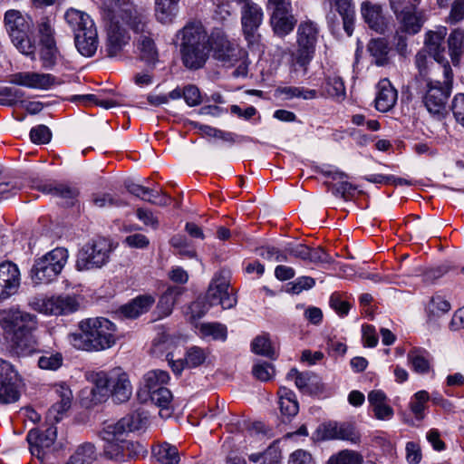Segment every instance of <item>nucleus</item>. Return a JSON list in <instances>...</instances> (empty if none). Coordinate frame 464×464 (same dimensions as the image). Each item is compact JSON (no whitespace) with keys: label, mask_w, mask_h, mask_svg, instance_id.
Segmentation results:
<instances>
[{"label":"nucleus","mask_w":464,"mask_h":464,"mask_svg":"<svg viewBox=\"0 0 464 464\" xmlns=\"http://www.w3.org/2000/svg\"><path fill=\"white\" fill-rule=\"evenodd\" d=\"M68 339L77 350L104 351L116 343L117 327L104 317L87 318L79 322L78 331L69 334Z\"/></svg>","instance_id":"f257e3e1"},{"label":"nucleus","mask_w":464,"mask_h":464,"mask_svg":"<svg viewBox=\"0 0 464 464\" xmlns=\"http://www.w3.org/2000/svg\"><path fill=\"white\" fill-rule=\"evenodd\" d=\"M63 19L74 35V44L77 51L85 57L95 54L98 46V32L94 21L86 12L68 8Z\"/></svg>","instance_id":"f03ea898"},{"label":"nucleus","mask_w":464,"mask_h":464,"mask_svg":"<svg viewBox=\"0 0 464 464\" xmlns=\"http://www.w3.org/2000/svg\"><path fill=\"white\" fill-rule=\"evenodd\" d=\"M92 394L101 401L111 396L117 402L127 401L132 394V386L127 372L121 367L101 371L92 376Z\"/></svg>","instance_id":"7ed1b4c3"},{"label":"nucleus","mask_w":464,"mask_h":464,"mask_svg":"<svg viewBox=\"0 0 464 464\" xmlns=\"http://www.w3.org/2000/svg\"><path fill=\"white\" fill-rule=\"evenodd\" d=\"M319 25L312 20L301 21L296 29V50L291 53V66L294 71L302 68L305 73L313 60L318 38Z\"/></svg>","instance_id":"20e7f679"},{"label":"nucleus","mask_w":464,"mask_h":464,"mask_svg":"<svg viewBox=\"0 0 464 464\" xmlns=\"http://www.w3.org/2000/svg\"><path fill=\"white\" fill-rule=\"evenodd\" d=\"M4 25L12 43L23 54L35 59L36 44L31 39V20L19 10L10 9L5 13Z\"/></svg>","instance_id":"39448f33"},{"label":"nucleus","mask_w":464,"mask_h":464,"mask_svg":"<svg viewBox=\"0 0 464 464\" xmlns=\"http://www.w3.org/2000/svg\"><path fill=\"white\" fill-rule=\"evenodd\" d=\"M69 258L68 250L56 247L34 260L30 278L34 285H48L62 273Z\"/></svg>","instance_id":"423d86ee"},{"label":"nucleus","mask_w":464,"mask_h":464,"mask_svg":"<svg viewBox=\"0 0 464 464\" xmlns=\"http://www.w3.org/2000/svg\"><path fill=\"white\" fill-rule=\"evenodd\" d=\"M444 81H427L423 102L433 115H443L448 99L452 91L453 72L450 63L443 65Z\"/></svg>","instance_id":"0eeeda50"},{"label":"nucleus","mask_w":464,"mask_h":464,"mask_svg":"<svg viewBox=\"0 0 464 464\" xmlns=\"http://www.w3.org/2000/svg\"><path fill=\"white\" fill-rule=\"evenodd\" d=\"M111 251V242L104 237L86 243L77 254L75 267L78 271L102 268L109 262Z\"/></svg>","instance_id":"6e6552de"},{"label":"nucleus","mask_w":464,"mask_h":464,"mask_svg":"<svg viewBox=\"0 0 464 464\" xmlns=\"http://www.w3.org/2000/svg\"><path fill=\"white\" fill-rule=\"evenodd\" d=\"M146 422V418H143L139 412H134L116 422L104 423L100 436L106 441V444H119L129 433L142 429Z\"/></svg>","instance_id":"1a4fd4ad"},{"label":"nucleus","mask_w":464,"mask_h":464,"mask_svg":"<svg viewBox=\"0 0 464 464\" xmlns=\"http://www.w3.org/2000/svg\"><path fill=\"white\" fill-rule=\"evenodd\" d=\"M0 326L12 337L25 335L36 330L37 318L20 310L4 311L0 318Z\"/></svg>","instance_id":"9d476101"},{"label":"nucleus","mask_w":464,"mask_h":464,"mask_svg":"<svg viewBox=\"0 0 464 464\" xmlns=\"http://www.w3.org/2000/svg\"><path fill=\"white\" fill-rule=\"evenodd\" d=\"M241 5V24L246 39L249 43L255 42L258 37V28L263 22V10L251 0H238Z\"/></svg>","instance_id":"9b49d317"},{"label":"nucleus","mask_w":464,"mask_h":464,"mask_svg":"<svg viewBox=\"0 0 464 464\" xmlns=\"http://www.w3.org/2000/svg\"><path fill=\"white\" fill-rule=\"evenodd\" d=\"M211 48L214 57L224 66L233 67L235 62L244 54V51L235 44L230 43L226 35L216 33L211 35Z\"/></svg>","instance_id":"f8f14e48"},{"label":"nucleus","mask_w":464,"mask_h":464,"mask_svg":"<svg viewBox=\"0 0 464 464\" xmlns=\"http://www.w3.org/2000/svg\"><path fill=\"white\" fill-rule=\"evenodd\" d=\"M229 282L223 272L216 273L212 278L206 298L209 305L220 304L224 309H229L235 306L237 301L228 294Z\"/></svg>","instance_id":"ddd939ff"},{"label":"nucleus","mask_w":464,"mask_h":464,"mask_svg":"<svg viewBox=\"0 0 464 464\" xmlns=\"http://www.w3.org/2000/svg\"><path fill=\"white\" fill-rule=\"evenodd\" d=\"M21 285L18 266L10 261L0 264V302L5 301L17 294Z\"/></svg>","instance_id":"4468645a"},{"label":"nucleus","mask_w":464,"mask_h":464,"mask_svg":"<svg viewBox=\"0 0 464 464\" xmlns=\"http://www.w3.org/2000/svg\"><path fill=\"white\" fill-rule=\"evenodd\" d=\"M30 451L38 459H43L44 451L50 449L56 440V428L49 426L44 430L32 429L26 437Z\"/></svg>","instance_id":"2eb2a0df"},{"label":"nucleus","mask_w":464,"mask_h":464,"mask_svg":"<svg viewBox=\"0 0 464 464\" xmlns=\"http://www.w3.org/2000/svg\"><path fill=\"white\" fill-rule=\"evenodd\" d=\"M130 37L118 21L111 20L107 28L105 51L109 57L119 55L129 44Z\"/></svg>","instance_id":"dca6fc26"},{"label":"nucleus","mask_w":464,"mask_h":464,"mask_svg":"<svg viewBox=\"0 0 464 464\" xmlns=\"http://www.w3.org/2000/svg\"><path fill=\"white\" fill-rule=\"evenodd\" d=\"M147 453L145 446L137 441L123 440L119 444H106L104 454L111 459L121 460L125 456L135 458Z\"/></svg>","instance_id":"f3484780"},{"label":"nucleus","mask_w":464,"mask_h":464,"mask_svg":"<svg viewBox=\"0 0 464 464\" xmlns=\"http://www.w3.org/2000/svg\"><path fill=\"white\" fill-rule=\"evenodd\" d=\"M180 47L210 46L209 37L201 23H189L179 32Z\"/></svg>","instance_id":"a211bd4d"},{"label":"nucleus","mask_w":464,"mask_h":464,"mask_svg":"<svg viewBox=\"0 0 464 464\" xmlns=\"http://www.w3.org/2000/svg\"><path fill=\"white\" fill-rule=\"evenodd\" d=\"M447 34V28L440 27L437 31H430L426 34L425 48L433 59L443 68L444 63H449L445 57L444 39Z\"/></svg>","instance_id":"6ab92c4d"},{"label":"nucleus","mask_w":464,"mask_h":464,"mask_svg":"<svg viewBox=\"0 0 464 464\" xmlns=\"http://www.w3.org/2000/svg\"><path fill=\"white\" fill-rule=\"evenodd\" d=\"M54 392L57 401L48 410L47 417L52 421L58 422L63 414L71 408L72 393L70 388L64 384L57 385Z\"/></svg>","instance_id":"aec40b11"},{"label":"nucleus","mask_w":464,"mask_h":464,"mask_svg":"<svg viewBox=\"0 0 464 464\" xmlns=\"http://www.w3.org/2000/svg\"><path fill=\"white\" fill-rule=\"evenodd\" d=\"M361 14L364 22L369 27L377 33L382 34L386 29L385 18L382 14V8L380 5L370 1L361 4Z\"/></svg>","instance_id":"412c9836"},{"label":"nucleus","mask_w":464,"mask_h":464,"mask_svg":"<svg viewBox=\"0 0 464 464\" xmlns=\"http://www.w3.org/2000/svg\"><path fill=\"white\" fill-rule=\"evenodd\" d=\"M209 51L210 46L180 47L183 65L189 70L202 68L208 58Z\"/></svg>","instance_id":"4be33fe9"},{"label":"nucleus","mask_w":464,"mask_h":464,"mask_svg":"<svg viewBox=\"0 0 464 464\" xmlns=\"http://www.w3.org/2000/svg\"><path fill=\"white\" fill-rule=\"evenodd\" d=\"M377 89L378 92L374 101L376 110L382 112L391 111L397 102L398 94L396 89L387 79L381 80Z\"/></svg>","instance_id":"5701e85b"},{"label":"nucleus","mask_w":464,"mask_h":464,"mask_svg":"<svg viewBox=\"0 0 464 464\" xmlns=\"http://www.w3.org/2000/svg\"><path fill=\"white\" fill-rule=\"evenodd\" d=\"M270 24L274 33L279 37L289 34L296 24V19L292 14V9L273 11Z\"/></svg>","instance_id":"b1692460"},{"label":"nucleus","mask_w":464,"mask_h":464,"mask_svg":"<svg viewBox=\"0 0 464 464\" xmlns=\"http://www.w3.org/2000/svg\"><path fill=\"white\" fill-rule=\"evenodd\" d=\"M39 344L33 334L11 337L10 353L17 357H27L39 353Z\"/></svg>","instance_id":"393cba45"},{"label":"nucleus","mask_w":464,"mask_h":464,"mask_svg":"<svg viewBox=\"0 0 464 464\" xmlns=\"http://www.w3.org/2000/svg\"><path fill=\"white\" fill-rule=\"evenodd\" d=\"M155 302L150 295H143L134 298L131 302L120 308L122 315L129 319H134L140 314L147 313Z\"/></svg>","instance_id":"a878e982"},{"label":"nucleus","mask_w":464,"mask_h":464,"mask_svg":"<svg viewBox=\"0 0 464 464\" xmlns=\"http://www.w3.org/2000/svg\"><path fill=\"white\" fill-rule=\"evenodd\" d=\"M331 7H334L343 19V29L351 36L353 33L354 7L353 0H325Z\"/></svg>","instance_id":"bb28decb"},{"label":"nucleus","mask_w":464,"mask_h":464,"mask_svg":"<svg viewBox=\"0 0 464 464\" xmlns=\"http://www.w3.org/2000/svg\"><path fill=\"white\" fill-rule=\"evenodd\" d=\"M368 401L372 407L374 416L378 420H390L393 416L392 408L387 403V396L382 391L374 390L369 392Z\"/></svg>","instance_id":"cd10ccee"},{"label":"nucleus","mask_w":464,"mask_h":464,"mask_svg":"<svg viewBox=\"0 0 464 464\" xmlns=\"http://www.w3.org/2000/svg\"><path fill=\"white\" fill-rule=\"evenodd\" d=\"M286 378L294 381L296 388L304 393H312L318 388L319 379L311 372H299L293 368L288 372Z\"/></svg>","instance_id":"c85d7f7f"},{"label":"nucleus","mask_w":464,"mask_h":464,"mask_svg":"<svg viewBox=\"0 0 464 464\" xmlns=\"http://www.w3.org/2000/svg\"><path fill=\"white\" fill-rule=\"evenodd\" d=\"M28 305L32 310L45 315H60L58 295L34 296L29 300Z\"/></svg>","instance_id":"c756f323"},{"label":"nucleus","mask_w":464,"mask_h":464,"mask_svg":"<svg viewBox=\"0 0 464 464\" xmlns=\"http://www.w3.org/2000/svg\"><path fill=\"white\" fill-rule=\"evenodd\" d=\"M278 398L282 416L289 420L298 413L299 405L295 394L292 390L286 387H280Z\"/></svg>","instance_id":"7c9ffc66"},{"label":"nucleus","mask_w":464,"mask_h":464,"mask_svg":"<svg viewBox=\"0 0 464 464\" xmlns=\"http://www.w3.org/2000/svg\"><path fill=\"white\" fill-rule=\"evenodd\" d=\"M38 189L44 194L57 197L65 200H73L79 194L76 188L56 181L41 185L38 187Z\"/></svg>","instance_id":"2f4dec72"},{"label":"nucleus","mask_w":464,"mask_h":464,"mask_svg":"<svg viewBox=\"0 0 464 464\" xmlns=\"http://www.w3.org/2000/svg\"><path fill=\"white\" fill-rule=\"evenodd\" d=\"M450 55L453 65L459 63L461 55L464 53V30L454 29L448 38Z\"/></svg>","instance_id":"473e14b6"},{"label":"nucleus","mask_w":464,"mask_h":464,"mask_svg":"<svg viewBox=\"0 0 464 464\" xmlns=\"http://www.w3.org/2000/svg\"><path fill=\"white\" fill-rule=\"evenodd\" d=\"M396 16L400 20L403 31L408 34H414L418 33L422 26V22L415 14L413 5H410L409 8L397 14Z\"/></svg>","instance_id":"72a5a7b5"},{"label":"nucleus","mask_w":464,"mask_h":464,"mask_svg":"<svg viewBox=\"0 0 464 464\" xmlns=\"http://www.w3.org/2000/svg\"><path fill=\"white\" fill-rule=\"evenodd\" d=\"M96 449L91 442L77 447L66 464H92L96 459Z\"/></svg>","instance_id":"f704fd0d"},{"label":"nucleus","mask_w":464,"mask_h":464,"mask_svg":"<svg viewBox=\"0 0 464 464\" xmlns=\"http://www.w3.org/2000/svg\"><path fill=\"white\" fill-rule=\"evenodd\" d=\"M368 51L374 59L375 64L383 66L389 63L390 48L384 39H373L368 44Z\"/></svg>","instance_id":"c9c22d12"},{"label":"nucleus","mask_w":464,"mask_h":464,"mask_svg":"<svg viewBox=\"0 0 464 464\" xmlns=\"http://www.w3.org/2000/svg\"><path fill=\"white\" fill-rule=\"evenodd\" d=\"M138 48L140 51L141 59L147 63H155L158 60V51L154 40L150 37V33H148V35H140Z\"/></svg>","instance_id":"e433bc0d"},{"label":"nucleus","mask_w":464,"mask_h":464,"mask_svg":"<svg viewBox=\"0 0 464 464\" xmlns=\"http://www.w3.org/2000/svg\"><path fill=\"white\" fill-rule=\"evenodd\" d=\"M180 294L181 292L178 287H169L164 292L157 305L160 316H168L171 314Z\"/></svg>","instance_id":"4c0bfd02"},{"label":"nucleus","mask_w":464,"mask_h":464,"mask_svg":"<svg viewBox=\"0 0 464 464\" xmlns=\"http://www.w3.org/2000/svg\"><path fill=\"white\" fill-rule=\"evenodd\" d=\"M325 95L336 101H343L346 96L345 86L340 76H328L324 84Z\"/></svg>","instance_id":"58836bf2"},{"label":"nucleus","mask_w":464,"mask_h":464,"mask_svg":"<svg viewBox=\"0 0 464 464\" xmlns=\"http://www.w3.org/2000/svg\"><path fill=\"white\" fill-rule=\"evenodd\" d=\"M148 392L151 401L160 408V414L163 416L162 411H166V416H169V410L173 398L171 392L165 387H159Z\"/></svg>","instance_id":"ea45409f"},{"label":"nucleus","mask_w":464,"mask_h":464,"mask_svg":"<svg viewBox=\"0 0 464 464\" xmlns=\"http://www.w3.org/2000/svg\"><path fill=\"white\" fill-rule=\"evenodd\" d=\"M203 338L210 337L213 340L225 341L227 339V327L220 323H203L196 325Z\"/></svg>","instance_id":"a19ab883"},{"label":"nucleus","mask_w":464,"mask_h":464,"mask_svg":"<svg viewBox=\"0 0 464 464\" xmlns=\"http://www.w3.org/2000/svg\"><path fill=\"white\" fill-rule=\"evenodd\" d=\"M408 360L416 372L423 374L430 371V363L426 351L414 349L408 353Z\"/></svg>","instance_id":"79ce46f5"},{"label":"nucleus","mask_w":464,"mask_h":464,"mask_svg":"<svg viewBox=\"0 0 464 464\" xmlns=\"http://www.w3.org/2000/svg\"><path fill=\"white\" fill-rule=\"evenodd\" d=\"M179 0H155L156 16L161 23H168L174 15Z\"/></svg>","instance_id":"37998d69"},{"label":"nucleus","mask_w":464,"mask_h":464,"mask_svg":"<svg viewBox=\"0 0 464 464\" xmlns=\"http://www.w3.org/2000/svg\"><path fill=\"white\" fill-rule=\"evenodd\" d=\"M37 31L40 37V44L56 43L54 21L51 17H42L37 23Z\"/></svg>","instance_id":"c03bdc74"},{"label":"nucleus","mask_w":464,"mask_h":464,"mask_svg":"<svg viewBox=\"0 0 464 464\" xmlns=\"http://www.w3.org/2000/svg\"><path fill=\"white\" fill-rule=\"evenodd\" d=\"M154 455L162 464H178L179 461L178 449L168 443L159 446Z\"/></svg>","instance_id":"a18cd8bd"},{"label":"nucleus","mask_w":464,"mask_h":464,"mask_svg":"<svg viewBox=\"0 0 464 464\" xmlns=\"http://www.w3.org/2000/svg\"><path fill=\"white\" fill-rule=\"evenodd\" d=\"M169 380V375L167 372L162 370H153L147 372L144 376L145 386L148 392H150L159 387H163Z\"/></svg>","instance_id":"49530a36"},{"label":"nucleus","mask_w":464,"mask_h":464,"mask_svg":"<svg viewBox=\"0 0 464 464\" xmlns=\"http://www.w3.org/2000/svg\"><path fill=\"white\" fill-rule=\"evenodd\" d=\"M122 19L134 33L140 35H148V33H150L147 22L142 15L125 12Z\"/></svg>","instance_id":"de8ad7c7"},{"label":"nucleus","mask_w":464,"mask_h":464,"mask_svg":"<svg viewBox=\"0 0 464 464\" xmlns=\"http://www.w3.org/2000/svg\"><path fill=\"white\" fill-rule=\"evenodd\" d=\"M252 351L259 355L274 358L275 350L267 335L256 336L252 342Z\"/></svg>","instance_id":"09e8293b"},{"label":"nucleus","mask_w":464,"mask_h":464,"mask_svg":"<svg viewBox=\"0 0 464 464\" xmlns=\"http://www.w3.org/2000/svg\"><path fill=\"white\" fill-rule=\"evenodd\" d=\"M57 54L58 49L56 47V43L41 44L40 59L44 68L50 69L54 66L56 63Z\"/></svg>","instance_id":"8fccbe9b"},{"label":"nucleus","mask_w":464,"mask_h":464,"mask_svg":"<svg viewBox=\"0 0 464 464\" xmlns=\"http://www.w3.org/2000/svg\"><path fill=\"white\" fill-rule=\"evenodd\" d=\"M362 461L363 459L358 452L344 450L332 456L328 460V464H362Z\"/></svg>","instance_id":"3c124183"},{"label":"nucleus","mask_w":464,"mask_h":464,"mask_svg":"<svg viewBox=\"0 0 464 464\" xmlns=\"http://www.w3.org/2000/svg\"><path fill=\"white\" fill-rule=\"evenodd\" d=\"M63 362V355L60 353H44L38 359V366L43 370L56 371Z\"/></svg>","instance_id":"603ef678"},{"label":"nucleus","mask_w":464,"mask_h":464,"mask_svg":"<svg viewBox=\"0 0 464 464\" xmlns=\"http://www.w3.org/2000/svg\"><path fill=\"white\" fill-rule=\"evenodd\" d=\"M24 92L12 87H0V104L13 106L24 98Z\"/></svg>","instance_id":"864d4df0"},{"label":"nucleus","mask_w":464,"mask_h":464,"mask_svg":"<svg viewBox=\"0 0 464 464\" xmlns=\"http://www.w3.org/2000/svg\"><path fill=\"white\" fill-rule=\"evenodd\" d=\"M207 356L208 353L204 349L192 346L187 351L185 363L189 368H195L201 365L206 361Z\"/></svg>","instance_id":"5fc2aeb1"},{"label":"nucleus","mask_w":464,"mask_h":464,"mask_svg":"<svg viewBox=\"0 0 464 464\" xmlns=\"http://www.w3.org/2000/svg\"><path fill=\"white\" fill-rule=\"evenodd\" d=\"M430 63H432L429 61L427 53L425 50H420L415 55V64L419 70V74L416 76V82H420V80L430 81L428 78L429 71H430Z\"/></svg>","instance_id":"6e6d98bb"},{"label":"nucleus","mask_w":464,"mask_h":464,"mask_svg":"<svg viewBox=\"0 0 464 464\" xmlns=\"http://www.w3.org/2000/svg\"><path fill=\"white\" fill-rule=\"evenodd\" d=\"M209 304H208L205 301L197 300L188 306V311L187 313L188 316V321L197 325L198 320L203 317L207 312L208 311Z\"/></svg>","instance_id":"4d7b16f0"},{"label":"nucleus","mask_w":464,"mask_h":464,"mask_svg":"<svg viewBox=\"0 0 464 464\" xmlns=\"http://www.w3.org/2000/svg\"><path fill=\"white\" fill-rule=\"evenodd\" d=\"M92 201L95 207L100 208L120 207L123 205V202L121 199L108 193L93 194Z\"/></svg>","instance_id":"13d9d810"},{"label":"nucleus","mask_w":464,"mask_h":464,"mask_svg":"<svg viewBox=\"0 0 464 464\" xmlns=\"http://www.w3.org/2000/svg\"><path fill=\"white\" fill-rule=\"evenodd\" d=\"M258 255L267 260H274L276 262H285L287 261L288 254L284 251H280L278 248L275 246H262L257 249Z\"/></svg>","instance_id":"bf43d9fd"},{"label":"nucleus","mask_w":464,"mask_h":464,"mask_svg":"<svg viewBox=\"0 0 464 464\" xmlns=\"http://www.w3.org/2000/svg\"><path fill=\"white\" fill-rule=\"evenodd\" d=\"M19 399V392L13 383L0 382V402L11 403Z\"/></svg>","instance_id":"052dcab7"},{"label":"nucleus","mask_w":464,"mask_h":464,"mask_svg":"<svg viewBox=\"0 0 464 464\" xmlns=\"http://www.w3.org/2000/svg\"><path fill=\"white\" fill-rule=\"evenodd\" d=\"M55 83V77L50 73L33 72L32 89L47 90Z\"/></svg>","instance_id":"680f3d73"},{"label":"nucleus","mask_w":464,"mask_h":464,"mask_svg":"<svg viewBox=\"0 0 464 464\" xmlns=\"http://www.w3.org/2000/svg\"><path fill=\"white\" fill-rule=\"evenodd\" d=\"M252 372L257 380L267 382L274 376L275 369L268 362H259L254 365Z\"/></svg>","instance_id":"e2e57ef3"},{"label":"nucleus","mask_w":464,"mask_h":464,"mask_svg":"<svg viewBox=\"0 0 464 464\" xmlns=\"http://www.w3.org/2000/svg\"><path fill=\"white\" fill-rule=\"evenodd\" d=\"M51 131L45 125H38L30 131V139L34 143L45 144L51 140Z\"/></svg>","instance_id":"0e129e2a"},{"label":"nucleus","mask_w":464,"mask_h":464,"mask_svg":"<svg viewBox=\"0 0 464 464\" xmlns=\"http://www.w3.org/2000/svg\"><path fill=\"white\" fill-rule=\"evenodd\" d=\"M451 111L456 121L464 128V93H458L454 96Z\"/></svg>","instance_id":"69168bd1"},{"label":"nucleus","mask_w":464,"mask_h":464,"mask_svg":"<svg viewBox=\"0 0 464 464\" xmlns=\"http://www.w3.org/2000/svg\"><path fill=\"white\" fill-rule=\"evenodd\" d=\"M464 19V0H454L451 4L450 12L447 17V23L458 24Z\"/></svg>","instance_id":"338daca9"},{"label":"nucleus","mask_w":464,"mask_h":464,"mask_svg":"<svg viewBox=\"0 0 464 464\" xmlns=\"http://www.w3.org/2000/svg\"><path fill=\"white\" fill-rule=\"evenodd\" d=\"M287 464H316L312 454L307 450L299 449L289 455Z\"/></svg>","instance_id":"774afa93"}]
</instances>
